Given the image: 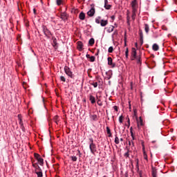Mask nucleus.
<instances>
[{
	"instance_id": "20",
	"label": "nucleus",
	"mask_w": 177,
	"mask_h": 177,
	"mask_svg": "<svg viewBox=\"0 0 177 177\" xmlns=\"http://www.w3.org/2000/svg\"><path fill=\"white\" fill-rule=\"evenodd\" d=\"M88 44L90 46H93L95 44V39L93 38L90 39L88 41Z\"/></svg>"
},
{
	"instance_id": "52",
	"label": "nucleus",
	"mask_w": 177,
	"mask_h": 177,
	"mask_svg": "<svg viewBox=\"0 0 177 177\" xmlns=\"http://www.w3.org/2000/svg\"><path fill=\"white\" fill-rule=\"evenodd\" d=\"M127 122H128V127H129V125H131V122L129 120V118H128Z\"/></svg>"
},
{
	"instance_id": "8",
	"label": "nucleus",
	"mask_w": 177,
	"mask_h": 177,
	"mask_svg": "<svg viewBox=\"0 0 177 177\" xmlns=\"http://www.w3.org/2000/svg\"><path fill=\"white\" fill-rule=\"evenodd\" d=\"M87 15L90 17H93V16L95 15V8H93V7L91 8V10L89 11H88Z\"/></svg>"
},
{
	"instance_id": "59",
	"label": "nucleus",
	"mask_w": 177,
	"mask_h": 177,
	"mask_svg": "<svg viewBox=\"0 0 177 177\" xmlns=\"http://www.w3.org/2000/svg\"><path fill=\"white\" fill-rule=\"evenodd\" d=\"M99 55V50L97 51V53L95 54L96 56H97Z\"/></svg>"
},
{
	"instance_id": "6",
	"label": "nucleus",
	"mask_w": 177,
	"mask_h": 177,
	"mask_svg": "<svg viewBox=\"0 0 177 177\" xmlns=\"http://www.w3.org/2000/svg\"><path fill=\"white\" fill-rule=\"evenodd\" d=\"M107 60H108V65L111 66V67L114 68V67H115V64L113 63V58H111V57H109Z\"/></svg>"
},
{
	"instance_id": "27",
	"label": "nucleus",
	"mask_w": 177,
	"mask_h": 177,
	"mask_svg": "<svg viewBox=\"0 0 177 177\" xmlns=\"http://www.w3.org/2000/svg\"><path fill=\"white\" fill-rule=\"evenodd\" d=\"M131 7L133 9V10H135V9H136V1H133L131 2Z\"/></svg>"
},
{
	"instance_id": "46",
	"label": "nucleus",
	"mask_w": 177,
	"mask_h": 177,
	"mask_svg": "<svg viewBox=\"0 0 177 177\" xmlns=\"http://www.w3.org/2000/svg\"><path fill=\"white\" fill-rule=\"evenodd\" d=\"M162 29L164 30V31H168V28H167V26H162Z\"/></svg>"
},
{
	"instance_id": "61",
	"label": "nucleus",
	"mask_w": 177,
	"mask_h": 177,
	"mask_svg": "<svg viewBox=\"0 0 177 177\" xmlns=\"http://www.w3.org/2000/svg\"><path fill=\"white\" fill-rule=\"evenodd\" d=\"M130 132H133L132 131V127L130 128Z\"/></svg>"
},
{
	"instance_id": "37",
	"label": "nucleus",
	"mask_w": 177,
	"mask_h": 177,
	"mask_svg": "<svg viewBox=\"0 0 177 177\" xmlns=\"http://www.w3.org/2000/svg\"><path fill=\"white\" fill-rule=\"evenodd\" d=\"M89 59H90V62H95L96 58L95 57V56H91V57H89Z\"/></svg>"
},
{
	"instance_id": "17",
	"label": "nucleus",
	"mask_w": 177,
	"mask_h": 177,
	"mask_svg": "<svg viewBox=\"0 0 177 177\" xmlns=\"http://www.w3.org/2000/svg\"><path fill=\"white\" fill-rule=\"evenodd\" d=\"M79 19L80 20H85V13L80 12V15H79Z\"/></svg>"
},
{
	"instance_id": "23",
	"label": "nucleus",
	"mask_w": 177,
	"mask_h": 177,
	"mask_svg": "<svg viewBox=\"0 0 177 177\" xmlns=\"http://www.w3.org/2000/svg\"><path fill=\"white\" fill-rule=\"evenodd\" d=\"M115 145H120V138L117 136V134L115 135Z\"/></svg>"
},
{
	"instance_id": "30",
	"label": "nucleus",
	"mask_w": 177,
	"mask_h": 177,
	"mask_svg": "<svg viewBox=\"0 0 177 177\" xmlns=\"http://www.w3.org/2000/svg\"><path fill=\"white\" fill-rule=\"evenodd\" d=\"M53 46H56V45H57V40L56 39V38H53Z\"/></svg>"
},
{
	"instance_id": "13",
	"label": "nucleus",
	"mask_w": 177,
	"mask_h": 177,
	"mask_svg": "<svg viewBox=\"0 0 177 177\" xmlns=\"http://www.w3.org/2000/svg\"><path fill=\"white\" fill-rule=\"evenodd\" d=\"M89 100H90L91 104H95V103H96V100L92 95H89Z\"/></svg>"
},
{
	"instance_id": "42",
	"label": "nucleus",
	"mask_w": 177,
	"mask_h": 177,
	"mask_svg": "<svg viewBox=\"0 0 177 177\" xmlns=\"http://www.w3.org/2000/svg\"><path fill=\"white\" fill-rule=\"evenodd\" d=\"M21 129H22L23 132H26V128L24 127V124L20 125Z\"/></svg>"
},
{
	"instance_id": "26",
	"label": "nucleus",
	"mask_w": 177,
	"mask_h": 177,
	"mask_svg": "<svg viewBox=\"0 0 177 177\" xmlns=\"http://www.w3.org/2000/svg\"><path fill=\"white\" fill-rule=\"evenodd\" d=\"M152 38H158V32H153L152 35Z\"/></svg>"
},
{
	"instance_id": "55",
	"label": "nucleus",
	"mask_w": 177,
	"mask_h": 177,
	"mask_svg": "<svg viewBox=\"0 0 177 177\" xmlns=\"http://www.w3.org/2000/svg\"><path fill=\"white\" fill-rule=\"evenodd\" d=\"M33 12H34V13H36L37 10H35V8H34V9H33Z\"/></svg>"
},
{
	"instance_id": "16",
	"label": "nucleus",
	"mask_w": 177,
	"mask_h": 177,
	"mask_svg": "<svg viewBox=\"0 0 177 177\" xmlns=\"http://www.w3.org/2000/svg\"><path fill=\"white\" fill-rule=\"evenodd\" d=\"M106 133L108 134L109 138H111L113 136V134L111 133V130H110V127H106Z\"/></svg>"
},
{
	"instance_id": "25",
	"label": "nucleus",
	"mask_w": 177,
	"mask_h": 177,
	"mask_svg": "<svg viewBox=\"0 0 177 177\" xmlns=\"http://www.w3.org/2000/svg\"><path fill=\"white\" fill-rule=\"evenodd\" d=\"M18 120L19 121V125H24L23 123V119H21V115H18Z\"/></svg>"
},
{
	"instance_id": "50",
	"label": "nucleus",
	"mask_w": 177,
	"mask_h": 177,
	"mask_svg": "<svg viewBox=\"0 0 177 177\" xmlns=\"http://www.w3.org/2000/svg\"><path fill=\"white\" fill-rule=\"evenodd\" d=\"M113 109H114L115 111H118V106H114Z\"/></svg>"
},
{
	"instance_id": "15",
	"label": "nucleus",
	"mask_w": 177,
	"mask_h": 177,
	"mask_svg": "<svg viewBox=\"0 0 177 177\" xmlns=\"http://www.w3.org/2000/svg\"><path fill=\"white\" fill-rule=\"evenodd\" d=\"M145 31L146 34H149V32L150 31V26H149V24H145Z\"/></svg>"
},
{
	"instance_id": "36",
	"label": "nucleus",
	"mask_w": 177,
	"mask_h": 177,
	"mask_svg": "<svg viewBox=\"0 0 177 177\" xmlns=\"http://www.w3.org/2000/svg\"><path fill=\"white\" fill-rule=\"evenodd\" d=\"M70 158H71L72 161H74V162L77 161V156H70Z\"/></svg>"
},
{
	"instance_id": "38",
	"label": "nucleus",
	"mask_w": 177,
	"mask_h": 177,
	"mask_svg": "<svg viewBox=\"0 0 177 177\" xmlns=\"http://www.w3.org/2000/svg\"><path fill=\"white\" fill-rule=\"evenodd\" d=\"M97 104H98V106H103V102H102L100 100H97Z\"/></svg>"
},
{
	"instance_id": "43",
	"label": "nucleus",
	"mask_w": 177,
	"mask_h": 177,
	"mask_svg": "<svg viewBox=\"0 0 177 177\" xmlns=\"http://www.w3.org/2000/svg\"><path fill=\"white\" fill-rule=\"evenodd\" d=\"M140 39H143V32L140 30Z\"/></svg>"
},
{
	"instance_id": "19",
	"label": "nucleus",
	"mask_w": 177,
	"mask_h": 177,
	"mask_svg": "<svg viewBox=\"0 0 177 177\" xmlns=\"http://www.w3.org/2000/svg\"><path fill=\"white\" fill-rule=\"evenodd\" d=\"M107 30V32H113V31H114V26H111L109 28H106Z\"/></svg>"
},
{
	"instance_id": "22",
	"label": "nucleus",
	"mask_w": 177,
	"mask_h": 177,
	"mask_svg": "<svg viewBox=\"0 0 177 177\" xmlns=\"http://www.w3.org/2000/svg\"><path fill=\"white\" fill-rule=\"evenodd\" d=\"M37 161H38L39 165H41V167L44 166V159L42 158L37 159Z\"/></svg>"
},
{
	"instance_id": "18",
	"label": "nucleus",
	"mask_w": 177,
	"mask_h": 177,
	"mask_svg": "<svg viewBox=\"0 0 177 177\" xmlns=\"http://www.w3.org/2000/svg\"><path fill=\"white\" fill-rule=\"evenodd\" d=\"M136 60L137 61L138 64H142V57L139 55L136 58Z\"/></svg>"
},
{
	"instance_id": "45",
	"label": "nucleus",
	"mask_w": 177,
	"mask_h": 177,
	"mask_svg": "<svg viewBox=\"0 0 177 177\" xmlns=\"http://www.w3.org/2000/svg\"><path fill=\"white\" fill-rule=\"evenodd\" d=\"M38 164L37 163H34V162H32V167L34 169H36V168L38 167Z\"/></svg>"
},
{
	"instance_id": "2",
	"label": "nucleus",
	"mask_w": 177,
	"mask_h": 177,
	"mask_svg": "<svg viewBox=\"0 0 177 177\" xmlns=\"http://www.w3.org/2000/svg\"><path fill=\"white\" fill-rule=\"evenodd\" d=\"M42 30L44 35H46L47 38H50V35H52V32H50V30H49V29H48V28L45 25L42 26Z\"/></svg>"
},
{
	"instance_id": "51",
	"label": "nucleus",
	"mask_w": 177,
	"mask_h": 177,
	"mask_svg": "<svg viewBox=\"0 0 177 177\" xmlns=\"http://www.w3.org/2000/svg\"><path fill=\"white\" fill-rule=\"evenodd\" d=\"M140 44L141 46L143 45V39H140Z\"/></svg>"
},
{
	"instance_id": "62",
	"label": "nucleus",
	"mask_w": 177,
	"mask_h": 177,
	"mask_svg": "<svg viewBox=\"0 0 177 177\" xmlns=\"http://www.w3.org/2000/svg\"><path fill=\"white\" fill-rule=\"evenodd\" d=\"M86 57H90L89 55H86Z\"/></svg>"
},
{
	"instance_id": "10",
	"label": "nucleus",
	"mask_w": 177,
	"mask_h": 177,
	"mask_svg": "<svg viewBox=\"0 0 177 177\" xmlns=\"http://www.w3.org/2000/svg\"><path fill=\"white\" fill-rule=\"evenodd\" d=\"M142 151H143V156H144V158L145 160H146L147 161V153H146V150H145V145L143 144V142L142 143Z\"/></svg>"
},
{
	"instance_id": "21",
	"label": "nucleus",
	"mask_w": 177,
	"mask_h": 177,
	"mask_svg": "<svg viewBox=\"0 0 177 177\" xmlns=\"http://www.w3.org/2000/svg\"><path fill=\"white\" fill-rule=\"evenodd\" d=\"M143 125V120H142V118H140V121L138 122V129H140V126L142 127Z\"/></svg>"
},
{
	"instance_id": "39",
	"label": "nucleus",
	"mask_w": 177,
	"mask_h": 177,
	"mask_svg": "<svg viewBox=\"0 0 177 177\" xmlns=\"http://www.w3.org/2000/svg\"><path fill=\"white\" fill-rule=\"evenodd\" d=\"M91 85H93L94 88H97V82H92L91 83Z\"/></svg>"
},
{
	"instance_id": "49",
	"label": "nucleus",
	"mask_w": 177,
	"mask_h": 177,
	"mask_svg": "<svg viewBox=\"0 0 177 177\" xmlns=\"http://www.w3.org/2000/svg\"><path fill=\"white\" fill-rule=\"evenodd\" d=\"M129 146H131V145H132V146H135L133 141H131V142L129 141Z\"/></svg>"
},
{
	"instance_id": "5",
	"label": "nucleus",
	"mask_w": 177,
	"mask_h": 177,
	"mask_svg": "<svg viewBox=\"0 0 177 177\" xmlns=\"http://www.w3.org/2000/svg\"><path fill=\"white\" fill-rule=\"evenodd\" d=\"M77 48L78 49V50H80V52H82V50H83L84 49V44H82V41H77Z\"/></svg>"
},
{
	"instance_id": "12",
	"label": "nucleus",
	"mask_w": 177,
	"mask_h": 177,
	"mask_svg": "<svg viewBox=\"0 0 177 177\" xmlns=\"http://www.w3.org/2000/svg\"><path fill=\"white\" fill-rule=\"evenodd\" d=\"M151 169H152V176L157 177V169H156V167L152 166Z\"/></svg>"
},
{
	"instance_id": "56",
	"label": "nucleus",
	"mask_w": 177,
	"mask_h": 177,
	"mask_svg": "<svg viewBox=\"0 0 177 177\" xmlns=\"http://www.w3.org/2000/svg\"><path fill=\"white\" fill-rule=\"evenodd\" d=\"M133 140H135V136H133V137H131Z\"/></svg>"
},
{
	"instance_id": "29",
	"label": "nucleus",
	"mask_w": 177,
	"mask_h": 177,
	"mask_svg": "<svg viewBox=\"0 0 177 177\" xmlns=\"http://www.w3.org/2000/svg\"><path fill=\"white\" fill-rule=\"evenodd\" d=\"M53 121L55 122V123L59 124V116L58 115H55L53 118Z\"/></svg>"
},
{
	"instance_id": "60",
	"label": "nucleus",
	"mask_w": 177,
	"mask_h": 177,
	"mask_svg": "<svg viewBox=\"0 0 177 177\" xmlns=\"http://www.w3.org/2000/svg\"><path fill=\"white\" fill-rule=\"evenodd\" d=\"M137 164L139 163V159H136Z\"/></svg>"
},
{
	"instance_id": "57",
	"label": "nucleus",
	"mask_w": 177,
	"mask_h": 177,
	"mask_svg": "<svg viewBox=\"0 0 177 177\" xmlns=\"http://www.w3.org/2000/svg\"><path fill=\"white\" fill-rule=\"evenodd\" d=\"M120 142H124V138H120Z\"/></svg>"
},
{
	"instance_id": "7",
	"label": "nucleus",
	"mask_w": 177,
	"mask_h": 177,
	"mask_svg": "<svg viewBox=\"0 0 177 177\" xmlns=\"http://www.w3.org/2000/svg\"><path fill=\"white\" fill-rule=\"evenodd\" d=\"M60 18L64 21H66V20H67L68 19V16L67 15V13L62 12L61 15H60Z\"/></svg>"
},
{
	"instance_id": "64",
	"label": "nucleus",
	"mask_w": 177,
	"mask_h": 177,
	"mask_svg": "<svg viewBox=\"0 0 177 177\" xmlns=\"http://www.w3.org/2000/svg\"><path fill=\"white\" fill-rule=\"evenodd\" d=\"M133 1H135V2H136V0H133Z\"/></svg>"
},
{
	"instance_id": "54",
	"label": "nucleus",
	"mask_w": 177,
	"mask_h": 177,
	"mask_svg": "<svg viewBox=\"0 0 177 177\" xmlns=\"http://www.w3.org/2000/svg\"><path fill=\"white\" fill-rule=\"evenodd\" d=\"M111 19H112V20H114L115 19V16H112Z\"/></svg>"
},
{
	"instance_id": "41",
	"label": "nucleus",
	"mask_w": 177,
	"mask_h": 177,
	"mask_svg": "<svg viewBox=\"0 0 177 177\" xmlns=\"http://www.w3.org/2000/svg\"><path fill=\"white\" fill-rule=\"evenodd\" d=\"M129 53V51L128 50V48H127L126 51H125V56H126L127 59H128Z\"/></svg>"
},
{
	"instance_id": "4",
	"label": "nucleus",
	"mask_w": 177,
	"mask_h": 177,
	"mask_svg": "<svg viewBox=\"0 0 177 177\" xmlns=\"http://www.w3.org/2000/svg\"><path fill=\"white\" fill-rule=\"evenodd\" d=\"M137 57H138L136 56V49L135 48H132L131 60H136Z\"/></svg>"
},
{
	"instance_id": "53",
	"label": "nucleus",
	"mask_w": 177,
	"mask_h": 177,
	"mask_svg": "<svg viewBox=\"0 0 177 177\" xmlns=\"http://www.w3.org/2000/svg\"><path fill=\"white\" fill-rule=\"evenodd\" d=\"M130 133H131V137L134 136H133V131L130 132Z\"/></svg>"
},
{
	"instance_id": "14",
	"label": "nucleus",
	"mask_w": 177,
	"mask_h": 177,
	"mask_svg": "<svg viewBox=\"0 0 177 177\" xmlns=\"http://www.w3.org/2000/svg\"><path fill=\"white\" fill-rule=\"evenodd\" d=\"M152 49L153 50H155V52H157V50L160 49V46H158V44H153L152 46Z\"/></svg>"
},
{
	"instance_id": "24",
	"label": "nucleus",
	"mask_w": 177,
	"mask_h": 177,
	"mask_svg": "<svg viewBox=\"0 0 177 177\" xmlns=\"http://www.w3.org/2000/svg\"><path fill=\"white\" fill-rule=\"evenodd\" d=\"M117 35H118V30H115L113 33L111 35L112 39H114V37H115Z\"/></svg>"
},
{
	"instance_id": "34",
	"label": "nucleus",
	"mask_w": 177,
	"mask_h": 177,
	"mask_svg": "<svg viewBox=\"0 0 177 177\" xmlns=\"http://www.w3.org/2000/svg\"><path fill=\"white\" fill-rule=\"evenodd\" d=\"M42 171V169L39 166H37V168L35 169V172H39Z\"/></svg>"
},
{
	"instance_id": "58",
	"label": "nucleus",
	"mask_w": 177,
	"mask_h": 177,
	"mask_svg": "<svg viewBox=\"0 0 177 177\" xmlns=\"http://www.w3.org/2000/svg\"><path fill=\"white\" fill-rule=\"evenodd\" d=\"M78 153L80 156H81V151L80 150H78Z\"/></svg>"
},
{
	"instance_id": "32",
	"label": "nucleus",
	"mask_w": 177,
	"mask_h": 177,
	"mask_svg": "<svg viewBox=\"0 0 177 177\" xmlns=\"http://www.w3.org/2000/svg\"><path fill=\"white\" fill-rule=\"evenodd\" d=\"M56 3L58 6H60L63 3V0H56Z\"/></svg>"
},
{
	"instance_id": "11",
	"label": "nucleus",
	"mask_w": 177,
	"mask_h": 177,
	"mask_svg": "<svg viewBox=\"0 0 177 177\" xmlns=\"http://www.w3.org/2000/svg\"><path fill=\"white\" fill-rule=\"evenodd\" d=\"M100 24L102 27H106V26L109 24V21L102 19Z\"/></svg>"
},
{
	"instance_id": "9",
	"label": "nucleus",
	"mask_w": 177,
	"mask_h": 177,
	"mask_svg": "<svg viewBox=\"0 0 177 177\" xmlns=\"http://www.w3.org/2000/svg\"><path fill=\"white\" fill-rule=\"evenodd\" d=\"M104 8L107 10H110V8H111V5L109 4L108 0H104Z\"/></svg>"
},
{
	"instance_id": "63",
	"label": "nucleus",
	"mask_w": 177,
	"mask_h": 177,
	"mask_svg": "<svg viewBox=\"0 0 177 177\" xmlns=\"http://www.w3.org/2000/svg\"><path fill=\"white\" fill-rule=\"evenodd\" d=\"M136 46H138V43H136Z\"/></svg>"
},
{
	"instance_id": "1",
	"label": "nucleus",
	"mask_w": 177,
	"mask_h": 177,
	"mask_svg": "<svg viewBox=\"0 0 177 177\" xmlns=\"http://www.w3.org/2000/svg\"><path fill=\"white\" fill-rule=\"evenodd\" d=\"M89 149L91 150V153H92V154H95V153H96L97 151V148H96V145L95 143H93V138H89Z\"/></svg>"
},
{
	"instance_id": "33",
	"label": "nucleus",
	"mask_w": 177,
	"mask_h": 177,
	"mask_svg": "<svg viewBox=\"0 0 177 177\" xmlns=\"http://www.w3.org/2000/svg\"><path fill=\"white\" fill-rule=\"evenodd\" d=\"M114 50V48H113V46H110L108 49V52L109 53H113V51Z\"/></svg>"
},
{
	"instance_id": "31",
	"label": "nucleus",
	"mask_w": 177,
	"mask_h": 177,
	"mask_svg": "<svg viewBox=\"0 0 177 177\" xmlns=\"http://www.w3.org/2000/svg\"><path fill=\"white\" fill-rule=\"evenodd\" d=\"M100 19H101L100 17H97L95 19V23H97V24H100V23H101Z\"/></svg>"
},
{
	"instance_id": "47",
	"label": "nucleus",
	"mask_w": 177,
	"mask_h": 177,
	"mask_svg": "<svg viewBox=\"0 0 177 177\" xmlns=\"http://www.w3.org/2000/svg\"><path fill=\"white\" fill-rule=\"evenodd\" d=\"M60 80H61L63 82H66V77H64V76H61V77H60Z\"/></svg>"
},
{
	"instance_id": "28",
	"label": "nucleus",
	"mask_w": 177,
	"mask_h": 177,
	"mask_svg": "<svg viewBox=\"0 0 177 177\" xmlns=\"http://www.w3.org/2000/svg\"><path fill=\"white\" fill-rule=\"evenodd\" d=\"M35 174L37 175V177H42L44 174H42V170L40 171H36Z\"/></svg>"
},
{
	"instance_id": "44",
	"label": "nucleus",
	"mask_w": 177,
	"mask_h": 177,
	"mask_svg": "<svg viewBox=\"0 0 177 177\" xmlns=\"http://www.w3.org/2000/svg\"><path fill=\"white\" fill-rule=\"evenodd\" d=\"M122 120H124V117L122 115L120 116L119 122H120V124H122Z\"/></svg>"
},
{
	"instance_id": "35",
	"label": "nucleus",
	"mask_w": 177,
	"mask_h": 177,
	"mask_svg": "<svg viewBox=\"0 0 177 177\" xmlns=\"http://www.w3.org/2000/svg\"><path fill=\"white\" fill-rule=\"evenodd\" d=\"M34 157L36 158V160H39V158H41L39 154L35 153H34Z\"/></svg>"
},
{
	"instance_id": "3",
	"label": "nucleus",
	"mask_w": 177,
	"mask_h": 177,
	"mask_svg": "<svg viewBox=\"0 0 177 177\" xmlns=\"http://www.w3.org/2000/svg\"><path fill=\"white\" fill-rule=\"evenodd\" d=\"M64 72L66 74V75H68V77H70V78H74L75 75L74 74H73L71 70L68 66H66L64 67Z\"/></svg>"
},
{
	"instance_id": "48",
	"label": "nucleus",
	"mask_w": 177,
	"mask_h": 177,
	"mask_svg": "<svg viewBox=\"0 0 177 177\" xmlns=\"http://www.w3.org/2000/svg\"><path fill=\"white\" fill-rule=\"evenodd\" d=\"M96 118H97V115H92V119L95 121V120H96Z\"/></svg>"
},
{
	"instance_id": "40",
	"label": "nucleus",
	"mask_w": 177,
	"mask_h": 177,
	"mask_svg": "<svg viewBox=\"0 0 177 177\" xmlns=\"http://www.w3.org/2000/svg\"><path fill=\"white\" fill-rule=\"evenodd\" d=\"M124 157H129V149H127V151L124 154Z\"/></svg>"
}]
</instances>
